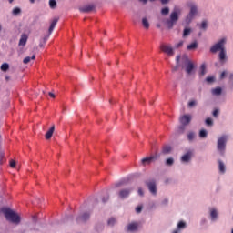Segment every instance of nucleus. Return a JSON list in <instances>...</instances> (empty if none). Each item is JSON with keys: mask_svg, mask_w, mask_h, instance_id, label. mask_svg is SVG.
Instances as JSON below:
<instances>
[{"mask_svg": "<svg viewBox=\"0 0 233 233\" xmlns=\"http://www.w3.org/2000/svg\"><path fill=\"white\" fill-rule=\"evenodd\" d=\"M227 43L226 38L220 39L218 43L213 45L210 47L211 54L218 53V61L221 63V65H225V63L228 60V57L227 56V50L225 49V44Z\"/></svg>", "mask_w": 233, "mask_h": 233, "instance_id": "obj_1", "label": "nucleus"}, {"mask_svg": "<svg viewBox=\"0 0 233 233\" xmlns=\"http://www.w3.org/2000/svg\"><path fill=\"white\" fill-rule=\"evenodd\" d=\"M0 212L1 214H4L7 221H10L11 223H15L16 225H19L21 223V217H19L17 213L10 209V208H1Z\"/></svg>", "mask_w": 233, "mask_h": 233, "instance_id": "obj_2", "label": "nucleus"}, {"mask_svg": "<svg viewBox=\"0 0 233 233\" xmlns=\"http://www.w3.org/2000/svg\"><path fill=\"white\" fill-rule=\"evenodd\" d=\"M187 8H189V13L187 15L185 18L186 25H190L196 15H198V5L194 1H188L187 3Z\"/></svg>", "mask_w": 233, "mask_h": 233, "instance_id": "obj_3", "label": "nucleus"}, {"mask_svg": "<svg viewBox=\"0 0 233 233\" xmlns=\"http://www.w3.org/2000/svg\"><path fill=\"white\" fill-rule=\"evenodd\" d=\"M227 141H228V135H222L218 138L217 149L220 156H225V150H227Z\"/></svg>", "mask_w": 233, "mask_h": 233, "instance_id": "obj_4", "label": "nucleus"}, {"mask_svg": "<svg viewBox=\"0 0 233 233\" xmlns=\"http://www.w3.org/2000/svg\"><path fill=\"white\" fill-rule=\"evenodd\" d=\"M177 21H179V13L173 11L169 15V18L165 21V25L168 30H172L175 25H177Z\"/></svg>", "mask_w": 233, "mask_h": 233, "instance_id": "obj_5", "label": "nucleus"}, {"mask_svg": "<svg viewBox=\"0 0 233 233\" xmlns=\"http://www.w3.org/2000/svg\"><path fill=\"white\" fill-rule=\"evenodd\" d=\"M159 157H161V155L155 153L154 155H151L150 157L142 158L141 163H142V165H150V163H155V161H157L159 159Z\"/></svg>", "mask_w": 233, "mask_h": 233, "instance_id": "obj_6", "label": "nucleus"}, {"mask_svg": "<svg viewBox=\"0 0 233 233\" xmlns=\"http://www.w3.org/2000/svg\"><path fill=\"white\" fill-rule=\"evenodd\" d=\"M146 185L152 196H157V186L156 185V180L152 179L149 181H146Z\"/></svg>", "mask_w": 233, "mask_h": 233, "instance_id": "obj_7", "label": "nucleus"}, {"mask_svg": "<svg viewBox=\"0 0 233 233\" xmlns=\"http://www.w3.org/2000/svg\"><path fill=\"white\" fill-rule=\"evenodd\" d=\"M57 18H55L53 21H52V23H51V25H50V26H49V29H48V34L47 35H46L44 37H43V39L42 40H40V41H42V43H44V45H46V42L48 41V37H50V35L52 34V32H54V28H56V25H57Z\"/></svg>", "mask_w": 233, "mask_h": 233, "instance_id": "obj_8", "label": "nucleus"}, {"mask_svg": "<svg viewBox=\"0 0 233 233\" xmlns=\"http://www.w3.org/2000/svg\"><path fill=\"white\" fill-rule=\"evenodd\" d=\"M182 126L179 127L180 130L183 132L185 130V127L192 121V116L190 115H184L179 119Z\"/></svg>", "mask_w": 233, "mask_h": 233, "instance_id": "obj_9", "label": "nucleus"}, {"mask_svg": "<svg viewBox=\"0 0 233 233\" xmlns=\"http://www.w3.org/2000/svg\"><path fill=\"white\" fill-rule=\"evenodd\" d=\"M91 213L88 211L83 212L80 215L76 217V223L81 224V223H86L88 219H90Z\"/></svg>", "mask_w": 233, "mask_h": 233, "instance_id": "obj_10", "label": "nucleus"}, {"mask_svg": "<svg viewBox=\"0 0 233 233\" xmlns=\"http://www.w3.org/2000/svg\"><path fill=\"white\" fill-rule=\"evenodd\" d=\"M160 49L162 52H164V54H167L170 57L174 56V48H172V46L170 45L162 44L160 46Z\"/></svg>", "mask_w": 233, "mask_h": 233, "instance_id": "obj_11", "label": "nucleus"}, {"mask_svg": "<svg viewBox=\"0 0 233 233\" xmlns=\"http://www.w3.org/2000/svg\"><path fill=\"white\" fill-rule=\"evenodd\" d=\"M132 190H134V188L132 187L120 190L118 192L119 198L126 199V198H128V196H130V194L132 193Z\"/></svg>", "mask_w": 233, "mask_h": 233, "instance_id": "obj_12", "label": "nucleus"}, {"mask_svg": "<svg viewBox=\"0 0 233 233\" xmlns=\"http://www.w3.org/2000/svg\"><path fill=\"white\" fill-rule=\"evenodd\" d=\"M186 72L187 74H188L189 76H191V74H193L194 72V68H196V66H194V63H192V61H190L188 59V57H186Z\"/></svg>", "mask_w": 233, "mask_h": 233, "instance_id": "obj_13", "label": "nucleus"}, {"mask_svg": "<svg viewBox=\"0 0 233 233\" xmlns=\"http://www.w3.org/2000/svg\"><path fill=\"white\" fill-rule=\"evenodd\" d=\"M181 163H190L192 161V151H187L180 158Z\"/></svg>", "mask_w": 233, "mask_h": 233, "instance_id": "obj_14", "label": "nucleus"}, {"mask_svg": "<svg viewBox=\"0 0 233 233\" xmlns=\"http://www.w3.org/2000/svg\"><path fill=\"white\" fill-rule=\"evenodd\" d=\"M185 228H187V222L181 220L177 223V228L172 233H181V230H185Z\"/></svg>", "mask_w": 233, "mask_h": 233, "instance_id": "obj_15", "label": "nucleus"}, {"mask_svg": "<svg viewBox=\"0 0 233 233\" xmlns=\"http://www.w3.org/2000/svg\"><path fill=\"white\" fill-rule=\"evenodd\" d=\"M137 230H139V223L137 222L130 223L127 226V232L134 233V232H137Z\"/></svg>", "mask_w": 233, "mask_h": 233, "instance_id": "obj_16", "label": "nucleus"}, {"mask_svg": "<svg viewBox=\"0 0 233 233\" xmlns=\"http://www.w3.org/2000/svg\"><path fill=\"white\" fill-rule=\"evenodd\" d=\"M96 8V6H94V5H87L84 7L80 8V12H83L84 14H88V12H92V10H94Z\"/></svg>", "mask_w": 233, "mask_h": 233, "instance_id": "obj_17", "label": "nucleus"}, {"mask_svg": "<svg viewBox=\"0 0 233 233\" xmlns=\"http://www.w3.org/2000/svg\"><path fill=\"white\" fill-rule=\"evenodd\" d=\"M56 130V127L52 126L50 129L46 133V139H52V136H54V131Z\"/></svg>", "mask_w": 233, "mask_h": 233, "instance_id": "obj_18", "label": "nucleus"}, {"mask_svg": "<svg viewBox=\"0 0 233 233\" xmlns=\"http://www.w3.org/2000/svg\"><path fill=\"white\" fill-rule=\"evenodd\" d=\"M218 170L220 174H225V172H227V167H225V163L221 160H218Z\"/></svg>", "mask_w": 233, "mask_h": 233, "instance_id": "obj_19", "label": "nucleus"}, {"mask_svg": "<svg viewBox=\"0 0 233 233\" xmlns=\"http://www.w3.org/2000/svg\"><path fill=\"white\" fill-rule=\"evenodd\" d=\"M142 25L146 30H148V28H150V23L148 22V19L147 17L142 18Z\"/></svg>", "mask_w": 233, "mask_h": 233, "instance_id": "obj_20", "label": "nucleus"}, {"mask_svg": "<svg viewBox=\"0 0 233 233\" xmlns=\"http://www.w3.org/2000/svg\"><path fill=\"white\" fill-rule=\"evenodd\" d=\"M26 41H28V37L26 36V35H22L19 40V46H25V45H26Z\"/></svg>", "mask_w": 233, "mask_h": 233, "instance_id": "obj_21", "label": "nucleus"}, {"mask_svg": "<svg viewBox=\"0 0 233 233\" xmlns=\"http://www.w3.org/2000/svg\"><path fill=\"white\" fill-rule=\"evenodd\" d=\"M127 183H128V178H124L122 180H120L119 182L115 184V187L116 188H119V187H123V185H127Z\"/></svg>", "mask_w": 233, "mask_h": 233, "instance_id": "obj_22", "label": "nucleus"}, {"mask_svg": "<svg viewBox=\"0 0 233 233\" xmlns=\"http://www.w3.org/2000/svg\"><path fill=\"white\" fill-rule=\"evenodd\" d=\"M0 70L2 72H8V70H10V65L8 63L2 64L0 66Z\"/></svg>", "mask_w": 233, "mask_h": 233, "instance_id": "obj_23", "label": "nucleus"}, {"mask_svg": "<svg viewBox=\"0 0 233 233\" xmlns=\"http://www.w3.org/2000/svg\"><path fill=\"white\" fill-rule=\"evenodd\" d=\"M198 46V41H194L191 44H189L187 48V50H196Z\"/></svg>", "mask_w": 233, "mask_h": 233, "instance_id": "obj_24", "label": "nucleus"}, {"mask_svg": "<svg viewBox=\"0 0 233 233\" xmlns=\"http://www.w3.org/2000/svg\"><path fill=\"white\" fill-rule=\"evenodd\" d=\"M213 96H221V92H223V89L221 87H217L211 90Z\"/></svg>", "mask_w": 233, "mask_h": 233, "instance_id": "obj_25", "label": "nucleus"}, {"mask_svg": "<svg viewBox=\"0 0 233 233\" xmlns=\"http://www.w3.org/2000/svg\"><path fill=\"white\" fill-rule=\"evenodd\" d=\"M205 74H207V65L202 64L200 66V72H199L200 77H202V76H205Z\"/></svg>", "mask_w": 233, "mask_h": 233, "instance_id": "obj_26", "label": "nucleus"}, {"mask_svg": "<svg viewBox=\"0 0 233 233\" xmlns=\"http://www.w3.org/2000/svg\"><path fill=\"white\" fill-rule=\"evenodd\" d=\"M211 220L216 221L218 219V210L212 209L210 212Z\"/></svg>", "mask_w": 233, "mask_h": 233, "instance_id": "obj_27", "label": "nucleus"}, {"mask_svg": "<svg viewBox=\"0 0 233 233\" xmlns=\"http://www.w3.org/2000/svg\"><path fill=\"white\" fill-rule=\"evenodd\" d=\"M170 152H172V147L170 146H165L162 148V154H170Z\"/></svg>", "mask_w": 233, "mask_h": 233, "instance_id": "obj_28", "label": "nucleus"}, {"mask_svg": "<svg viewBox=\"0 0 233 233\" xmlns=\"http://www.w3.org/2000/svg\"><path fill=\"white\" fill-rule=\"evenodd\" d=\"M116 223H117V220L116 219V218H110L107 220L108 227H114V225H116Z\"/></svg>", "mask_w": 233, "mask_h": 233, "instance_id": "obj_29", "label": "nucleus"}, {"mask_svg": "<svg viewBox=\"0 0 233 233\" xmlns=\"http://www.w3.org/2000/svg\"><path fill=\"white\" fill-rule=\"evenodd\" d=\"M31 59H32V60L35 59V55H33L32 57L26 56L25 58H24L23 64H24V65H28V63H30V60H31Z\"/></svg>", "mask_w": 233, "mask_h": 233, "instance_id": "obj_30", "label": "nucleus"}, {"mask_svg": "<svg viewBox=\"0 0 233 233\" xmlns=\"http://www.w3.org/2000/svg\"><path fill=\"white\" fill-rule=\"evenodd\" d=\"M207 136H208V132L206 129H201L199 131V137L203 138L207 137Z\"/></svg>", "mask_w": 233, "mask_h": 233, "instance_id": "obj_31", "label": "nucleus"}, {"mask_svg": "<svg viewBox=\"0 0 233 233\" xmlns=\"http://www.w3.org/2000/svg\"><path fill=\"white\" fill-rule=\"evenodd\" d=\"M49 6L54 10L57 6V2H56V0H49Z\"/></svg>", "mask_w": 233, "mask_h": 233, "instance_id": "obj_32", "label": "nucleus"}, {"mask_svg": "<svg viewBox=\"0 0 233 233\" xmlns=\"http://www.w3.org/2000/svg\"><path fill=\"white\" fill-rule=\"evenodd\" d=\"M191 33H192V29L185 28L183 31V37H187V35H190Z\"/></svg>", "mask_w": 233, "mask_h": 233, "instance_id": "obj_33", "label": "nucleus"}, {"mask_svg": "<svg viewBox=\"0 0 233 233\" xmlns=\"http://www.w3.org/2000/svg\"><path fill=\"white\" fill-rule=\"evenodd\" d=\"M12 14H13V15H15V16L19 15V14H21V8H19V7L14 8L13 11H12Z\"/></svg>", "mask_w": 233, "mask_h": 233, "instance_id": "obj_34", "label": "nucleus"}, {"mask_svg": "<svg viewBox=\"0 0 233 233\" xmlns=\"http://www.w3.org/2000/svg\"><path fill=\"white\" fill-rule=\"evenodd\" d=\"M104 228H105V226H103V224H98L97 226H96L95 230L96 232H103Z\"/></svg>", "mask_w": 233, "mask_h": 233, "instance_id": "obj_35", "label": "nucleus"}, {"mask_svg": "<svg viewBox=\"0 0 233 233\" xmlns=\"http://www.w3.org/2000/svg\"><path fill=\"white\" fill-rule=\"evenodd\" d=\"M169 12H170V8H168V7H164L161 9L162 15H168Z\"/></svg>", "mask_w": 233, "mask_h": 233, "instance_id": "obj_36", "label": "nucleus"}, {"mask_svg": "<svg viewBox=\"0 0 233 233\" xmlns=\"http://www.w3.org/2000/svg\"><path fill=\"white\" fill-rule=\"evenodd\" d=\"M166 165H167V167H172V165H174V158H172V157L167 158V159L166 160Z\"/></svg>", "mask_w": 233, "mask_h": 233, "instance_id": "obj_37", "label": "nucleus"}, {"mask_svg": "<svg viewBox=\"0 0 233 233\" xmlns=\"http://www.w3.org/2000/svg\"><path fill=\"white\" fill-rule=\"evenodd\" d=\"M194 137H196V134H194V132H189L187 135L188 141H194Z\"/></svg>", "mask_w": 233, "mask_h": 233, "instance_id": "obj_38", "label": "nucleus"}, {"mask_svg": "<svg viewBox=\"0 0 233 233\" xmlns=\"http://www.w3.org/2000/svg\"><path fill=\"white\" fill-rule=\"evenodd\" d=\"M205 123L208 125V127H212V125H214V121L210 117L207 118Z\"/></svg>", "mask_w": 233, "mask_h": 233, "instance_id": "obj_39", "label": "nucleus"}, {"mask_svg": "<svg viewBox=\"0 0 233 233\" xmlns=\"http://www.w3.org/2000/svg\"><path fill=\"white\" fill-rule=\"evenodd\" d=\"M141 210H143V206H137L136 208L137 214H141Z\"/></svg>", "mask_w": 233, "mask_h": 233, "instance_id": "obj_40", "label": "nucleus"}, {"mask_svg": "<svg viewBox=\"0 0 233 233\" xmlns=\"http://www.w3.org/2000/svg\"><path fill=\"white\" fill-rule=\"evenodd\" d=\"M206 81H207L208 83H214V76H208V77L206 78Z\"/></svg>", "mask_w": 233, "mask_h": 233, "instance_id": "obj_41", "label": "nucleus"}, {"mask_svg": "<svg viewBox=\"0 0 233 233\" xmlns=\"http://www.w3.org/2000/svg\"><path fill=\"white\" fill-rule=\"evenodd\" d=\"M108 199H110V196H109V195H106V197H103V198H102V201H103L104 203H106V202L108 201Z\"/></svg>", "mask_w": 233, "mask_h": 233, "instance_id": "obj_42", "label": "nucleus"}, {"mask_svg": "<svg viewBox=\"0 0 233 233\" xmlns=\"http://www.w3.org/2000/svg\"><path fill=\"white\" fill-rule=\"evenodd\" d=\"M213 116H214V117H218V116H219V111H218V109H215V110L213 111Z\"/></svg>", "mask_w": 233, "mask_h": 233, "instance_id": "obj_43", "label": "nucleus"}, {"mask_svg": "<svg viewBox=\"0 0 233 233\" xmlns=\"http://www.w3.org/2000/svg\"><path fill=\"white\" fill-rule=\"evenodd\" d=\"M181 46H183V40L175 45V48H181Z\"/></svg>", "mask_w": 233, "mask_h": 233, "instance_id": "obj_44", "label": "nucleus"}, {"mask_svg": "<svg viewBox=\"0 0 233 233\" xmlns=\"http://www.w3.org/2000/svg\"><path fill=\"white\" fill-rule=\"evenodd\" d=\"M188 106H189V108H192V106H196V100L190 101L188 103Z\"/></svg>", "mask_w": 233, "mask_h": 233, "instance_id": "obj_45", "label": "nucleus"}, {"mask_svg": "<svg viewBox=\"0 0 233 233\" xmlns=\"http://www.w3.org/2000/svg\"><path fill=\"white\" fill-rule=\"evenodd\" d=\"M11 168H15V160H10Z\"/></svg>", "mask_w": 233, "mask_h": 233, "instance_id": "obj_46", "label": "nucleus"}, {"mask_svg": "<svg viewBox=\"0 0 233 233\" xmlns=\"http://www.w3.org/2000/svg\"><path fill=\"white\" fill-rule=\"evenodd\" d=\"M180 59H181V55H177V57H176V63H177V65L179 64Z\"/></svg>", "mask_w": 233, "mask_h": 233, "instance_id": "obj_47", "label": "nucleus"}, {"mask_svg": "<svg viewBox=\"0 0 233 233\" xmlns=\"http://www.w3.org/2000/svg\"><path fill=\"white\" fill-rule=\"evenodd\" d=\"M201 28L203 29V30H205L206 28H207V22H202V24H201Z\"/></svg>", "mask_w": 233, "mask_h": 233, "instance_id": "obj_48", "label": "nucleus"}, {"mask_svg": "<svg viewBox=\"0 0 233 233\" xmlns=\"http://www.w3.org/2000/svg\"><path fill=\"white\" fill-rule=\"evenodd\" d=\"M225 76H227V72L223 71L220 75V79H225Z\"/></svg>", "mask_w": 233, "mask_h": 233, "instance_id": "obj_49", "label": "nucleus"}, {"mask_svg": "<svg viewBox=\"0 0 233 233\" xmlns=\"http://www.w3.org/2000/svg\"><path fill=\"white\" fill-rule=\"evenodd\" d=\"M138 194L140 195V196H145V193L143 192V188H138Z\"/></svg>", "mask_w": 233, "mask_h": 233, "instance_id": "obj_50", "label": "nucleus"}, {"mask_svg": "<svg viewBox=\"0 0 233 233\" xmlns=\"http://www.w3.org/2000/svg\"><path fill=\"white\" fill-rule=\"evenodd\" d=\"M162 205H168V200H167V198H165V199L162 201Z\"/></svg>", "mask_w": 233, "mask_h": 233, "instance_id": "obj_51", "label": "nucleus"}, {"mask_svg": "<svg viewBox=\"0 0 233 233\" xmlns=\"http://www.w3.org/2000/svg\"><path fill=\"white\" fill-rule=\"evenodd\" d=\"M205 223H207V218H202L200 224L205 225Z\"/></svg>", "mask_w": 233, "mask_h": 233, "instance_id": "obj_52", "label": "nucleus"}, {"mask_svg": "<svg viewBox=\"0 0 233 233\" xmlns=\"http://www.w3.org/2000/svg\"><path fill=\"white\" fill-rule=\"evenodd\" d=\"M162 5H167L168 1L170 0H160Z\"/></svg>", "mask_w": 233, "mask_h": 233, "instance_id": "obj_53", "label": "nucleus"}, {"mask_svg": "<svg viewBox=\"0 0 233 233\" xmlns=\"http://www.w3.org/2000/svg\"><path fill=\"white\" fill-rule=\"evenodd\" d=\"M229 81H233V73L229 74Z\"/></svg>", "mask_w": 233, "mask_h": 233, "instance_id": "obj_54", "label": "nucleus"}, {"mask_svg": "<svg viewBox=\"0 0 233 233\" xmlns=\"http://www.w3.org/2000/svg\"><path fill=\"white\" fill-rule=\"evenodd\" d=\"M39 46L40 48H43V46H45V43H43V41H40Z\"/></svg>", "mask_w": 233, "mask_h": 233, "instance_id": "obj_55", "label": "nucleus"}, {"mask_svg": "<svg viewBox=\"0 0 233 233\" xmlns=\"http://www.w3.org/2000/svg\"><path fill=\"white\" fill-rule=\"evenodd\" d=\"M141 3H144V5H147L148 3V0H139Z\"/></svg>", "mask_w": 233, "mask_h": 233, "instance_id": "obj_56", "label": "nucleus"}, {"mask_svg": "<svg viewBox=\"0 0 233 233\" xmlns=\"http://www.w3.org/2000/svg\"><path fill=\"white\" fill-rule=\"evenodd\" d=\"M50 97H56V95L54 93H49Z\"/></svg>", "mask_w": 233, "mask_h": 233, "instance_id": "obj_57", "label": "nucleus"}, {"mask_svg": "<svg viewBox=\"0 0 233 233\" xmlns=\"http://www.w3.org/2000/svg\"><path fill=\"white\" fill-rule=\"evenodd\" d=\"M67 218H68V219H74V216H72V215L68 216Z\"/></svg>", "mask_w": 233, "mask_h": 233, "instance_id": "obj_58", "label": "nucleus"}, {"mask_svg": "<svg viewBox=\"0 0 233 233\" xmlns=\"http://www.w3.org/2000/svg\"><path fill=\"white\" fill-rule=\"evenodd\" d=\"M5 81H10V76H5Z\"/></svg>", "mask_w": 233, "mask_h": 233, "instance_id": "obj_59", "label": "nucleus"}, {"mask_svg": "<svg viewBox=\"0 0 233 233\" xmlns=\"http://www.w3.org/2000/svg\"><path fill=\"white\" fill-rule=\"evenodd\" d=\"M157 28H161V24H157Z\"/></svg>", "mask_w": 233, "mask_h": 233, "instance_id": "obj_60", "label": "nucleus"}, {"mask_svg": "<svg viewBox=\"0 0 233 233\" xmlns=\"http://www.w3.org/2000/svg\"><path fill=\"white\" fill-rule=\"evenodd\" d=\"M30 1V3L32 4V5H34V3H35V0H29Z\"/></svg>", "mask_w": 233, "mask_h": 233, "instance_id": "obj_61", "label": "nucleus"}, {"mask_svg": "<svg viewBox=\"0 0 233 233\" xmlns=\"http://www.w3.org/2000/svg\"><path fill=\"white\" fill-rule=\"evenodd\" d=\"M33 219H34V221H37V218H35V216L33 217Z\"/></svg>", "mask_w": 233, "mask_h": 233, "instance_id": "obj_62", "label": "nucleus"}, {"mask_svg": "<svg viewBox=\"0 0 233 233\" xmlns=\"http://www.w3.org/2000/svg\"><path fill=\"white\" fill-rule=\"evenodd\" d=\"M8 2H9L10 4H12V3H14V0H8Z\"/></svg>", "mask_w": 233, "mask_h": 233, "instance_id": "obj_63", "label": "nucleus"}, {"mask_svg": "<svg viewBox=\"0 0 233 233\" xmlns=\"http://www.w3.org/2000/svg\"><path fill=\"white\" fill-rule=\"evenodd\" d=\"M149 1L154 2V1H156V0H149Z\"/></svg>", "mask_w": 233, "mask_h": 233, "instance_id": "obj_64", "label": "nucleus"}]
</instances>
